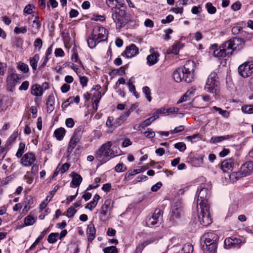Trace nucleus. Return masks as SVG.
I'll return each instance as SVG.
<instances>
[{
	"mask_svg": "<svg viewBox=\"0 0 253 253\" xmlns=\"http://www.w3.org/2000/svg\"><path fill=\"white\" fill-rule=\"evenodd\" d=\"M195 63L192 60H188L184 65L183 69L178 68L173 74V79L176 82L182 81L191 83L194 77Z\"/></svg>",
	"mask_w": 253,
	"mask_h": 253,
	"instance_id": "obj_1",
	"label": "nucleus"
},
{
	"mask_svg": "<svg viewBox=\"0 0 253 253\" xmlns=\"http://www.w3.org/2000/svg\"><path fill=\"white\" fill-rule=\"evenodd\" d=\"M243 41L241 38H234L223 43L219 48L213 51V55L217 57H225L231 55L240 45L243 43Z\"/></svg>",
	"mask_w": 253,
	"mask_h": 253,
	"instance_id": "obj_2",
	"label": "nucleus"
},
{
	"mask_svg": "<svg viewBox=\"0 0 253 253\" xmlns=\"http://www.w3.org/2000/svg\"><path fill=\"white\" fill-rule=\"evenodd\" d=\"M126 9V5L124 2L119 3L117 7L112 8V17L119 28L124 27L129 21Z\"/></svg>",
	"mask_w": 253,
	"mask_h": 253,
	"instance_id": "obj_3",
	"label": "nucleus"
},
{
	"mask_svg": "<svg viewBox=\"0 0 253 253\" xmlns=\"http://www.w3.org/2000/svg\"><path fill=\"white\" fill-rule=\"evenodd\" d=\"M112 143L111 141H108L102 144L100 148L96 152V158L102 163H106L110 158H113L115 155L111 149Z\"/></svg>",
	"mask_w": 253,
	"mask_h": 253,
	"instance_id": "obj_4",
	"label": "nucleus"
},
{
	"mask_svg": "<svg viewBox=\"0 0 253 253\" xmlns=\"http://www.w3.org/2000/svg\"><path fill=\"white\" fill-rule=\"evenodd\" d=\"M253 172V161L247 162L243 164L240 170L236 172H233L229 175L230 180L233 182L240 178L251 175Z\"/></svg>",
	"mask_w": 253,
	"mask_h": 253,
	"instance_id": "obj_5",
	"label": "nucleus"
},
{
	"mask_svg": "<svg viewBox=\"0 0 253 253\" xmlns=\"http://www.w3.org/2000/svg\"><path fill=\"white\" fill-rule=\"evenodd\" d=\"M210 206H197L198 220L204 226H207L212 222L210 212Z\"/></svg>",
	"mask_w": 253,
	"mask_h": 253,
	"instance_id": "obj_6",
	"label": "nucleus"
},
{
	"mask_svg": "<svg viewBox=\"0 0 253 253\" xmlns=\"http://www.w3.org/2000/svg\"><path fill=\"white\" fill-rule=\"evenodd\" d=\"M217 73L215 72H211L209 76L205 89L210 93L217 94L219 89V83L217 80Z\"/></svg>",
	"mask_w": 253,
	"mask_h": 253,
	"instance_id": "obj_7",
	"label": "nucleus"
},
{
	"mask_svg": "<svg viewBox=\"0 0 253 253\" xmlns=\"http://www.w3.org/2000/svg\"><path fill=\"white\" fill-rule=\"evenodd\" d=\"M84 127L82 126L75 129L68 144L67 152L69 155L71 154L77 144L80 142L84 132Z\"/></svg>",
	"mask_w": 253,
	"mask_h": 253,
	"instance_id": "obj_8",
	"label": "nucleus"
},
{
	"mask_svg": "<svg viewBox=\"0 0 253 253\" xmlns=\"http://www.w3.org/2000/svg\"><path fill=\"white\" fill-rule=\"evenodd\" d=\"M206 184H203L200 186V190L197 199V206H210L208 203V198L210 196V191L206 187Z\"/></svg>",
	"mask_w": 253,
	"mask_h": 253,
	"instance_id": "obj_9",
	"label": "nucleus"
},
{
	"mask_svg": "<svg viewBox=\"0 0 253 253\" xmlns=\"http://www.w3.org/2000/svg\"><path fill=\"white\" fill-rule=\"evenodd\" d=\"M181 216V203L179 201L174 203L171 207V212L169 216V220L172 225H174L178 222Z\"/></svg>",
	"mask_w": 253,
	"mask_h": 253,
	"instance_id": "obj_10",
	"label": "nucleus"
},
{
	"mask_svg": "<svg viewBox=\"0 0 253 253\" xmlns=\"http://www.w3.org/2000/svg\"><path fill=\"white\" fill-rule=\"evenodd\" d=\"M162 220V211L160 209H156L152 215L148 218L146 222V225L152 227L156 225L159 226Z\"/></svg>",
	"mask_w": 253,
	"mask_h": 253,
	"instance_id": "obj_11",
	"label": "nucleus"
},
{
	"mask_svg": "<svg viewBox=\"0 0 253 253\" xmlns=\"http://www.w3.org/2000/svg\"><path fill=\"white\" fill-rule=\"evenodd\" d=\"M91 34L94 36L93 37H96L97 42L104 41L107 38L106 29L99 25L94 27Z\"/></svg>",
	"mask_w": 253,
	"mask_h": 253,
	"instance_id": "obj_12",
	"label": "nucleus"
},
{
	"mask_svg": "<svg viewBox=\"0 0 253 253\" xmlns=\"http://www.w3.org/2000/svg\"><path fill=\"white\" fill-rule=\"evenodd\" d=\"M239 74L243 78L250 76L253 73V63L248 62L239 66L238 68Z\"/></svg>",
	"mask_w": 253,
	"mask_h": 253,
	"instance_id": "obj_13",
	"label": "nucleus"
},
{
	"mask_svg": "<svg viewBox=\"0 0 253 253\" xmlns=\"http://www.w3.org/2000/svg\"><path fill=\"white\" fill-rule=\"evenodd\" d=\"M20 78L18 74L12 73L8 75L6 78V85L10 91H12L16 85L19 83Z\"/></svg>",
	"mask_w": 253,
	"mask_h": 253,
	"instance_id": "obj_14",
	"label": "nucleus"
},
{
	"mask_svg": "<svg viewBox=\"0 0 253 253\" xmlns=\"http://www.w3.org/2000/svg\"><path fill=\"white\" fill-rule=\"evenodd\" d=\"M160 238L157 234H154L150 239L139 243L136 248L135 253H141L146 246L157 241Z\"/></svg>",
	"mask_w": 253,
	"mask_h": 253,
	"instance_id": "obj_15",
	"label": "nucleus"
},
{
	"mask_svg": "<svg viewBox=\"0 0 253 253\" xmlns=\"http://www.w3.org/2000/svg\"><path fill=\"white\" fill-rule=\"evenodd\" d=\"M36 160L33 153H27L24 155L21 159V163L25 167L32 166Z\"/></svg>",
	"mask_w": 253,
	"mask_h": 253,
	"instance_id": "obj_16",
	"label": "nucleus"
},
{
	"mask_svg": "<svg viewBox=\"0 0 253 253\" xmlns=\"http://www.w3.org/2000/svg\"><path fill=\"white\" fill-rule=\"evenodd\" d=\"M138 48L134 44H131L126 47L125 51L122 53V55H125L127 58H131L138 54Z\"/></svg>",
	"mask_w": 253,
	"mask_h": 253,
	"instance_id": "obj_17",
	"label": "nucleus"
},
{
	"mask_svg": "<svg viewBox=\"0 0 253 253\" xmlns=\"http://www.w3.org/2000/svg\"><path fill=\"white\" fill-rule=\"evenodd\" d=\"M235 165V160L231 158L222 162L221 169L224 172H228L229 170L232 171Z\"/></svg>",
	"mask_w": 253,
	"mask_h": 253,
	"instance_id": "obj_18",
	"label": "nucleus"
},
{
	"mask_svg": "<svg viewBox=\"0 0 253 253\" xmlns=\"http://www.w3.org/2000/svg\"><path fill=\"white\" fill-rule=\"evenodd\" d=\"M241 243V240L236 238L231 237L227 238L224 241V246L226 249L232 247H237Z\"/></svg>",
	"mask_w": 253,
	"mask_h": 253,
	"instance_id": "obj_19",
	"label": "nucleus"
},
{
	"mask_svg": "<svg viewBox=\"0 0 253 253\" xmlns=\"http://www.w3.org/2000/svg\"><path fill=\"white\" fill-rule=\"evenodd\" d=\"M203 239L205 240V244L217 242L218 240L217 235L213 232H208L204 234Z\"/></svg>",
	"mask_w": 253,
	"mask_h": 253,
	"instance_id": "obj_20",
	"label": "nucleus"
},
{
	"mask_svg": "<svg viewBox=\"0 0 253 253\" xmlns=\"http://www.w3.org/2000/svg\"><path fill=\"white\" fill-rule=\"evenodd\" d=\"M150 52L151 54L147 57V64L149 66H152L158 62L159 54L157 52H155L153 48L150 49Z\"/></svg>",
	"mask_w": 253,
	"mask_h": 253,
	"instance_id": "obj_21",
	"label": "nucleus"
},
{
	"mask_svg": "<svg viewBox=\"0 0 253 253\" xmlns=\"http://www.w3.org/2000/svg\"><path fill=\"white\" fill-rule=\"evenodd\" d=\"M130 114V111L128 110L120 116L114 123V126L117 127L121 125L126 120V118Z\"/></svg>",
	"mask_w": 253,
	"mask_h": 253,
	"instance_id": "obj_22",
	"label": "nucleus"
},
{
	"mask_svg": "<svg viewBox=\"0 0 253 253\" xmlns=\"http://www.w3.org/2000/svg\"><path fill=\"white\" fill-rule=\"evenodd\" d=\"M112 207V201L111 199H107L105 201L104 203L101 207V214L103 216H106L108 211L111 209Z\"/></svg>",
	"mask_w": 253,
	"mask_h": 253,
	"instance_id": "obj_23",
	"label": "nucleus"
},
{
	"mask_svg": "<svg viewBox=\"0 0 253 253\" xmlns=\"http://www.w3.org/2000/svg\"><path fill=\"white\" fill-rule=\"evenodd\" d=\"M96 230L94 225L92 223L89 224L87 228L86 234L87 235V239L89 242H91L95 238Z\"/></svg>",
	"mask_w": 253,
	"mask_h": 253,
	"instance_id": "obj_24",
	"label": "nucleus"
},
{
	"mask_svg": "<svg viewBox=\"0 0 253 253\" xmlns=\"http://www.w3.org/2000/svg\"><path fill=\"white\" fill-rule=\"evenodd\" d=\"M31 93L35 96H41L43 94V88L38 84H34L31 86Z\"/></svg>",
	"mask_w": 253,
	"mask_h": 253,
	"instance_id": "obj_25",
	"label": "nucleus"
},
{
	"mask_svg": "<svg viewBox=\"0 0 253 253\" xmlns=\"http://www.w3.org/2000/svg\"><path fill=\"white\" fill-rule=\"evenodd\" d=\"M55 98L53 95L48 96L46 102L47 112L51 113L54 109Z\"/></svg>",
	"mask_w": 253,
	"mask_h": 253,
	"instance_id": "obj_26",
	"label": "nucleus"
},
{
	"mask_svg": "<svg viewBox=\"0 0 253 253\" xmlns=\"http://www.w3.org/2000/svg\"><path fill=\"white\" fill-rule=\"evenodd\" d=\"M39 18L38 17H36L34 20H33L32 24V26L31 28V32L32 34L36 35L37 34L41 27V23L38 20Z\"/></svg>",
	"mask_w": 253,
	"mask_h": 253,
	"instance_id": "obj_27",
	"label": "nucleus"
},
{
	"mask_svg": "<svg viewBox=\"0 0 253 253\" xmlns=\"http://www.w3.org/2000/svg\"><path fill=\"white\" fill-rule=\"evenodd\" d=\"M183 44L180 42H177L172 46H171L168 50V53H172L174 54H178L180 49L182 48Z\"/></svg>",
	"mask_w": 253,
	"mask_h": 253,
	"instance_id": "obj_28",
	"label": "nucleus"
},
{
	"mask_svg": "<svg viewBox=\"0 0 253 253\" xmlns=\"http://www.w3.org/2000/svg\"><path fill=\"white\" fill-rule=\"evenodd\" d=\"M158 118H159V116L157 115H154L153 117H150V118L147 119L146 120H145V121L142 122L139 125V126H138L139 129H138V130L140 131L141 127L144 128L149 126V125H150L151 124V123L153 122H154L155 120H156Z\"/></svg>",
	"mask_w": 253,
	"mask_h": 253,
	"instance_id": "obj_29",
	"label": "nucleus"
},
{
	"mask_svg": "<svg viewBox=\"0 0 253 253\" xmlns=\"http://www.w3.org/2000/svg\"><path fill=\"white\" fill-rule=\"evenodd\" d=\"M66 130L63 127H60L55 130L53 135L58 140H62L65 134Z\"/></svg>",
	"mask_w": 253,
	"mask_h": 253,
	"instance_id": "obj_30",
	"label": "nucleus"
},
{
	"mask_svg": "<svg viewBox=\"0 0 253 253\" xmlns=\"http://www.w3.org/2000/svg\"><path fill=\"white\" fill-rule=\"evenodd\" d=\"M82 180V177L80 174L77 173H73L72 174L71 184L75 187H78L81 184Z\"/></svg>",
	"mask_w": 253,
	"mask_h": 253,
	"instance_id": "obj_31",
	"label": "nucleus"
},
{
	"mask_svg": "<svg viewBox=\"0 0 253 253\" xmlns=\"http://www.w3.org/2000/svg\"><path fill=\"white\" fill-rule=\"evenodd\" d=\"M40 59V56L38 54H35L33 57L30 58V64L34 70H37L38 62Z\"/></svg>",
	"mask_w": 253,
	"mask_h": 253,
	"instance_id": "obj_32",
	"label": "nucleus"
},
{
	"mask_svg": "<svg viewBox=\"0 0 253 253\" xmlns=\"http://www.w3.org/2000/svg\"><path fill=\"white\" fill-rule=\"evenodd\" d=\"M192 93V91L188 90L177 101V104H179L185 101H189L191 99L190 96Z\"/></svg>",
	"mask_w": 253,
	"mask_h": 253,
	"instance_id": "obj_33",
	"label": "nucleus"
},
{
	"mask_svg": "<svg viewBox=\"0 0 253 253\" xmlns=\"http://www.w3.org/2000/svg\"><path fill=\"white\" fill-rule=\"evenodd\" d=\"M93 36L91 34L87 40L88 45L91 48H94L98 43L96 37H93Z\"/></svg>",
	"mask_w": 253,
	"mask_h": 253,
	"instance_id": "obj_34",
	"label": "nucleus"
},
{
	"mask_svg": "<svg viewBox=\"0 0 253 253\" xmlns=\"http://www.w3.org/2000/svg\"><path fill=\"white\" fill-rule=\"evenodd\" d=\"M231 137V136L229 135H225V136L212 137L211 138V141L213 143H216L221 142L222 141H223L224 140L228 139L230 138Z\"/></svg>",
	"mask_w": 253,
	"mask_h": 253,
	"instance_id": "obj_35",
	"label": "nucleus"
},
{
	"mask_svg": "<svg viewBox=\"0 0 253 253\" xmlns=\"http://www.w3.org/2000/svg\"><path fill=\"white\" fill-rule=\"evenodd\" d=\"M241 110L244 113L251 114L253 113V105H244Z\"/></svg>",
	"mask_w": 253,
	"mask_h": 253,
	"instance_id": "obj_36",
	"label": "nucleus"
},
{
	"mask_svg": "<svg viewBox=\"0 0 253 253\" xmlns=\"http://www.w3.org/2000/svg\"><path fill=\"white\" fill-rule=\"evenodd\" d=\"M58 237V233H51L48 235L47 241L50 244H54L57 241Z\"/></svg>",
	"mask_w": 253,
	"mask_h": 253,
	"instance_id": "obj_37",
	"label": "nucleus"
},
{
	"mask_svg": "<svg viewBox=\"0 0 253 253\" xmlns=\"http://www.w3.org/2000/svg\"><path fill=\"white\" fill-rule=\"evenodd\" d=\"M185 139L191 141L192 143H194L200 140L201 139V137L199 133H197L191 136H188Z\"/></svg>",
	"mask_w": 253,
	"mask_h": 253,
	"instance_id": "obj_38",
	"label": "nucleus"
},
{
	"mask_svg": "<svg viewBox=\"0 0 253 253\" xmlns=\"http://www.w3.org/2000/svg\"><path fill=\"white\" fill-rule=\"evenodd\" d=\"M206 8L209 14H213L216 12V8L211 2H208L206 4Z\"/></svg>",
	"mask_w": 253,
	"mask_h": 253,
	"instance_id": "obj_39",
	"label": "nucleus"
},
{
	"mask_svg": "<svg viewBox=\"0 0 253 253\" xmlns=\"http://www.w3.org/2000/svg\"><path fill=\"white\" fill-rule=\"evenodd\" d=\"M35 222V218L30 215H27L24 218V223L25 226L33 225Z\"/></svg>",
	"mask_w": 253,
	"mask_h": 253,
	"instance_id": "obj_40",
	"label": "nucleus"
},
{
	"mask_svg": "<svg viewBox=\"0 0 253 253\" xmlns=\"http://www.w3.org/2000/svg\"><path fill=\"white\" fill-rule=\"evenodd\" d=\"M207 250L211 253H214L217 248L216 242L206 244Z\"/></svg>",
	"mask_w": 253,
	"mask_h": 253,
	"instance_id": "obj_41",
	"label": "nucleus"
},
{
	"mask_svg": "<svg viewBox=\"0 0 253 253\" xmlns=\"http://www.w3.org/2000/svg\"><path fill=\"white\" fill-rule=\"evenodd\" d=\"M142 90L148 101L151 102L152 98L151 97V90L150 88L147 86H145L143 87Z\"/></svg>",
	"mask_w": 253,
	"mask_h": 253,
	"instance_id": "obj_42",
	"label": "nucleus"
},
{
	"mask_svg": "<svg viewBox=\"0 0 253 253\" xmlns=\"http://www.w3.org/2000/svg\"><path fill=\"white\" fill-rule=\"evenodd\" d=\"M106 2L111 9L117 7L118 4L123 3L121 1H119L118 0H106Z\"/></svg>",
	"mask_w": 253,
	"mask_h": 253,
	"instance_id": "obj_43",
	"label": "nucleus"
},
{
	"mask_svg": "<svg viewBox=\"0 0 253 253\" xmlns=\"http://www.w3.org/2000/svg\"><path fill=\"white\" fill-rule=\"evenodd\" d=\"M243 27L240 25V24H236L232 28V32L234 35H237L240 33L241 32L242 33V30Z\"/></svg>",
	"mask_w": 253,
	"mask_h": 253,
	"instance_id": "obj_44",
	"label": "nucleus"
},
{
	"mask_svg": "<svg viewBox=\"0 0 253 253\" xmlns=\"http://www.w3.org/2000/svg\"><path fill=\"white\" fill-rule=\"evenodd\" d=\"M25 147V144L24 143H23V142L20 143L19 146V148H18V151L16 154V156L18 158H20L22 157V156L24 153V151Z\"/></svg>",
	"mask_w": 253,
	"mask_h": 253,
	"instance_id": "obj_45",
	"label": "nucleus"
},
{
	"mask_svg": "<svg viewBox=\"0 0 253 253\" xmlns=\"http://www.w3.org/2000/svg\"><path fill=\"white\" fill-rule=\"evenodd\" d=\"M184 253H192L193 251V247L190 244H185L182 249Z\"/></svg>",
	"mask_w": 253,
	"mask_h": 253,
	"instance_id": "obj_46",
	"label": "nucleus"
},
{
	"mask_svg": "<svg viewBox=\"0 0 253 253\" xmlns=\"http://www.w3.org/2000/svg\"><path fill=\"white\" fill-rule=\"evenodd\" d=\"M104 253H118V250L115 246L107 247L103 249Z\"/></svg>",
	"mask_w": 253,
	"mask_h": 253,
	"instance_id": "obj_47",
	"label": "nucleus"
},
{
	"mask_svg": "<svg viewBox=\"0 0 253 253\" xmlns=\"http://www.w3.org/2000/svg\"><path fill=\"white\" fill-rule=\"evenodd\" d=\"M18 68L23 72L26 73L29 72V67L27 64L23 62H19L18 65Z\"/></svg>",
	"mask_w": 253,
	"mask_h": 253,
	"instance_id": "obj_48",
	"label": "nucleus"
},
{
	"mask_svg": "<svg viewBox=\"0 0 253 253\" xmlns=\"http://www.w3.org/2000/svg\"><path fill=\"white\" fill-rule=\"evenodd\" d=\"M174 147L180 152H184L186 149V146L184 142H178L174 144Z\"/></svg>",
	"mask_w": 253,
	"mask_h": 253,
	"instance_id": "obj_49",
	"label": "nucleus"
},
{
	"mask_svg": "<svg viewBox=\"0 0 253 253\" xmlns=\"http://www.w3.org/2000/svg\"><path fill=\"white\" fill-rule=\"evenodd\" d=\"M203 157H195L193 159L192 162L196 166H201L203 164Z\"/></svg>",
	"mask_w": 253,
	"mask_h": 253,
	"instance_id": "obj_50",
	"label": "nucleus"
},
{
	"mask_svg": "<svg viewBox=\"0 0 253 253\" xmlns=\"http://www.w3.org/2000/svg\"><path fill=\"white\" fill-rule=\"evenodd\" d=\"M76 210L73 207H70L67 211V216L69 218L73 217L76 213Z\"/></svg>",
	"mask_w": 253,
	"mask_h": 253,
	"instance_id": "obj_51",
	"label": "nucleus"
},
{
	"mask_svg": "<svg viewBox=\"0 0 253 253\" xmlns=\"http://www.w3.org/2000/svg\"><path fill=\"white\" fill-rule=\"evenodd\" d=\"M14 33L16 34L20 33L25 34L27 32V28L26 27H21L20 28L16 27L14 30Z\"/></svg>",
	"mask_w": 253,
	"mask_h": 253,
	"instance_id": "obj_52",
	"label": "nucleus"
},
{
	"mask_svg": "<svg viewBox=\"0 0 253 253\" xmlns=\"http://www.w3.org/2000/svg\"><path fill=\"white\" fill-rule=\"evenodd\" d=\"M34 45L35 48H38L40 50L42 46V41L40 38H37L34 42Z\"/></svg>",
	"mask_w": 253,
	"mask_h": 253,
	"instance_id": "obj_53",
	"label": "nucleus"
},
{
	"mask_svg": "<svg viewBox=\"0 0 253 253\" xmlns=\"http://www.w3.org/2000/svg\"><path fill=\"white\" fill-rule=\"evenodd\" d=\"M212 109L217 111H218L219 113L223 117H227V116H228V112L226 110H222V109L220 108H218L216 106H213L212 107Z\"/></svg>",
	"mask_w": 253,
	"mask_h": 253,
	"instance_id": "obj_54",
	"label": "nucleus"
},
{
	"mask_svg": "<svg viewBox=\"0 0 253 253\" xmlns=\"http://www.w3.org/2000/svg\"><path fill=\"white\" fill-rule=\"evenodd\" d=\"M33 7H34V6L31 4H28L27 5L24 9V13H27L28 14H30L33 12Z\"/></svg>",
	"mask_w": 253,
	"mask_h": 253,
	"instance_id": "obj_55",
	"label": "nucleus"
},
{
	"mask_svg": "<svg viewBox=\"0 0 253 253\" xmlns=\"http://www.w3.org/2000/svg\"><path fill=\"white\" fill-rule=\"evenodd\" d=\"M126 169V168L123 164H118L115 167V170L118 172H123Z\"/></svg>",
	"mask_w": 253,
	"mask_h": 253,
	"instance_id": "obj_56",
	"label": "nucleus"
},
{
	"mask_svg": "<svg viewBox=\"0 0 253 253\" xmlns=\"http://www.w3.org/2000/svg\"><path fill=\"white\" fill-rule=\"evenodd\" d=\"M65 124L68 127L72 128L75 125V122L72 118H68L66 119Z\"/></svg>",
	"mask_w": 253,
	"mask_h": 253,
	"instance_id": "obj_57",
	"label": "nucleus"
},
{
	"mask_svg": "<svg viewBox=\"0 0 253 253\" xmlns=\"http://www.w3.org/2000/svg\"><path fill=\"white\" fill-rule=\"evenodd\" d=\"M29 82L27 81L23 82L22 84L19 86V89L20 90H26L29 87Z\"/></svg>",
	"mask_w": 253,
	"mask_h": 253,
	"instance_id": "obj_58",
	"label": "nucleus"
},
{
	"mask_svg": "<svg viewBox=\"0 0 253 253\" xmlns=\"http://www.w3.org/2000/svg\"><path fill=\"white\" fill-rule=\"evenodd\" d=\"M97 204L94 202L93 201H91L90 202L88 203L86 206L85 207V209H89L90 211H92V210L95 208Z\"/></svg>",
	"mask_w": 253,
	"mask_h": 253,
	"instance_id": "obj_59",
	"label": "nucleus"
},
{
	"mask_svg": "<svg viewBox=\"0 0 253 253\" xmlns=\"http://www.w3.org/2000/svg\"><path fill=\"white\" fill-rule=\"evenodd\" d=\"M144 134H145L147 138H154L155 136V133L154 131H152L151 129H150L149 128L148 129V131L144 132Z\"/></svg>",
	"mask_w": 253,
	"mask_h": 253,
	"instance_id": "obj_60",
	"label": "nucleus"
},
{
	"mask_svg": "<svg viewBox=\"0 0 253 253\" xmlns=\"http://www.w3.org/2000/svg\"><path fill=\"white\" fill-rule=\"evenodd\" d=\"M184 126H183L181 125V126H179L177 127H175V128L173 130H171L170 131V132L171 134L176 133L178 132H181L182 131H183L184 130Z\"/></svg>",
	"mask_w": 253,
	"mask_h": 253,
	"instance_id": "obj_61",
	"label": "nucleus"
},
{
	"mask_svg": "<svg viewBox=\"0 0 253 253\" xmlns=\"http://www.w3.org/2000/svg\"><path fill=\"white\" fill-rule=\"evenodd\" d=\"M56 57H63L64 55V52L62 48H56L54 52Z\"/></svg>",
	"mask_w": 253,
	"mask_h": 253,
	"instance_id": "obj_62",
	"label": "nucleus"
},
{
	"mask_svg": "<svg viewBox=\"0 0 253 253\" xmlns=\"http://www.w3.org/2000/svg\"><path fill=\"white\" fill-rule=\"evenodd\" d=\"M70 166V164L66 163L61 166V167L59 169V170L61 171L62 173H64L69 169Z\"/></svg>",
	"mask_w": 253,
	"mask_h": 253,
	"instance_id": "obj_63",
	"label": "nucleus"
},
{
	"mask_svg": "<svg viewBox=\"0 0 253 253\" xmlns=\"http://www.w3.org/2000/svg\"><path fill=\"white\" fill-rule=\"evenodd\" d=\"M162 186V183L158 182L151 187V190L153 192H157Z\"/></svg>",
	"mask_w": 253,
	"mask_h": 253,
	"instance_id": "obj_64",
	"label": "nucleus"
}]
</instances>
